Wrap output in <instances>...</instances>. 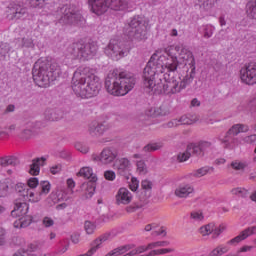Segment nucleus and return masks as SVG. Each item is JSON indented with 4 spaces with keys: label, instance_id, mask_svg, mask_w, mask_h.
Returning <instances> with one entry per match:
<instances>
[{
    "label": "nucleus",
    "instance_id": "obj_1",
    "mask_svg": "<svg viewBox=\"0 0 256 256\" xmlns=\"http://www.w3.org/2000/svg\"><path fill=\"white\" fill-rule=\"evenodd\" d=\"M181 50L180 45L168 46L165 50H157L150 58L143 71V85L148 93L157 94V86L165 85L161 75H171L179 67L177 54Z\"/></svg>",
    "mask_w": 256,
    "mask_h": 256
},
{
    "label": "nucleus",
    "instance_id": "obj_2",
    "mask_svg": "<svg viewBox=\"0 0 256 256\" xmlns=\"http://www.w3.org/2000/svg\"><path fill=\"white\" fill-rule=\"evenodd\" d=\"M72 90L81 99L97 97L101 91V80L95 75V69L87 66L77 68L72 79Z\"/></svg>",
    "mask_w": 256,
    "mask_h": 256
},
{
    "label": "nucleus",
    "instance_id": "obj_3",
    "mask_svg": "<svg viewBox=\"0 0 256 256\" xmlns=\"http://www.w3.org/2000/svg\"><path fill=\"white\" fill-rule=\"evenodd\" d=\"M135 87V77L117 70L108 73L105 89L114 97H125Z\"/></svg>",
    "mask_w": 256,
    "mask_h": 256
},
{
    "label": "nucleus",
    "instance_id": "obj_4",
    "mask_svg": "<svg viewBox=\"0 0 256 256\" xmlns=\"http://www.w3.org/2000/svg\"><path fill=\"white\" fill-rule=\"evenodd\" d=\"M63 71L57 62H49L47 59H39L32 70L33 80L38 87H49L52 81L61 77Z\"/></svg>",
    "mask_w": 256,
    "mask_h": 256
},
{
    "label": "nucleus",
    "instance_id": "obj_5",
    "mask_svg": "<svg viewBox=\"0 0 256 256\" xmlns=\"http://www.w3.org/2000/svg\"><path fill=\"white\" fill-rule=\"evenodd\" d=\"M187 69V74L183 79L180 77L175 78L171 76V74H163L162 77L164 79V84L157 85L156 95H160V93L173 95L175 93H180L182 89L187 87V85H191V83H193V79H195L196 66L187 67Z\"/></svg>",
    "mask_w": 256,
    "mask_h": 256
},
{
    "label": "nucleus",
    "instance_id": "obj_6",
    "mask_svg": "<svg viewBox=\"0 0 256 256\" xmlns=\"http://www.w3.org/2000/svg\"><path fill=\"white\" fill-rule=\"evenodd\" d=\"M88 3L95 15H104L109 9H112V11L127 9V0H88Z\"/></svg>",
    "mask_w": 256,
    "mask_h": 256
},
{
    "label": "nucleus",
    "instance_id": "obj_7",
    "mask_svg": "<svg viewBox=\"0 0 256 256\" xmlns=\"http://www.w3.org/2000/svg\"><path fill=\"white\" fill-rule=\"evenodd\" d=\"M128 37L137 43L147 39V22L141 16H134L128 23Z\"/></svg>",
    "mask_w": 256,
    "mask_h": 256
},
{
    "label": "nucleus",
    "instance_id": "obj_8",
    "mask_svg": "<svg viewBox=\"0 0 256 256\" xmlns=\"http://www.w3.org/2000/svg\"><path fill=\"white\" fill-rule=\"evenodd\" d=\"M104 53L113 61H119L123 59L129 53V47L125 42H121L117 39H111L108 45L104 48Z\"/></svg>",
    "mask_w": 256,
    "mask_h": 256
},
{
    "label": "nucleus",
    "instance_id": "obj_9",
    "mask_svg": "<svg viewBox=\"0 0 256 256\" xmlns=\"http://www.w3.org/2000/svg\"><path fill=\"white\" fill-rule=\"evenodd\" d=\"M71 54L73 57L77 59H93L97 55V51H99V47L95 43H76L71 47Z\"/></svg>",
    "mask_w": 256,
    "mask_h": 256
},
{
    "label": "nucleus",
    "instance_id": "obj_10",
    "mask_svg": "<svg viewBox=\"0 0 256 256\" xmlns=\"http://www.w3.org/2000/svg\"><path fill=\"white\" fill-rule=\"evenodd\" d=\"M60 13L62 16L59 21L62 25H79L83 21V16L75 6L65 5L60 9Z\"/></svg>",
    "mask_w": 256,
    "mask_h": 256
},
{
    "label": "nucleus",
    "instance_id": "obj_11",
    "mask_svg": "<svg viewBox=\"0 0 256 256\" xmlns=\"http://www.w3.org/2000/svg\"><path fill=\"white\" fill-rule=\"evenodd\" d=\"M119 157V151L115 148L107 147L104 148L99 155L93 154L92 161L100 163V165H111L115 162V159Z\"/></svg>",
    "mask_w": 256,
    "mask_h": 256
},
{
    "label": "nucleus",
    "instance_id": "obj_12",
    "mask_svg": "<svg viewBox=\"0 0 256 256\" xmlns=\"http://www.w3.org/2000/svg\"><path fill=\"white\" fill-rule=\"evenodd\" d=\"M240 80L245 85H256V63L251 62L240 69Z\"/></svg>",
    "mask_w": 256,
    "mask_h": 256
},
{
    "label": "nucleus",
    "instance_id": "obj_13",
    "mask_svg": "<svg viewBox=\"0 0 256 256\" xmlns=\"http://www.w3.org/2000/svg\"><path fill=\"white\" fill-rule=\"evenodd\" d=\"M14 189L16 193L24 201H30V203H39V196H35V191L30 190L26 184L18 182L15 184Z\"/></svg>",
    "mask_w": 256,
    "mask_h": 256
},
{
    "label": "nucleus",
    "instance_id": "obj_14",
    "mask_svg": "<svg viewBox=\"0 0 256 256\" xmlns=\"http://www.w3.org/2000/svg\"><path fill=\"white\" fill-rule=\"evenodd\" d=\"M116 205H129L133 201V193L125 187H121L115 195Z\"/></svg>",
    "mask_w": 256,
    "mask_h": 256
},
{
    "label": "nucleus",
    "instance_id": "obj_15",
    "mask_svg": "<svg viewBox=\"0 0 256 256\" xmlns=\"http://www.w3.org/2000/svg\"><path fill=\"white\" fill-rule=\"evenodd\" d=\"M253 235H256V226H250L244 229L238 236L229 240L227 242V245H232L233 247H235L236 245H239L241 241H245V239Z\"/></svg>",
    "mask_w": 256,
    "mask_h": 256
},
{
    "label": "nucleus",
    "instance_id": "obj_16",
    "mask_svg": "<svg viewBox=\"0 0 256 256\" xmlns=\"http://www.w3.org/2000/svg\"><path fill=\"white\" fill-rule=\"evenodd\" d=\"M178 58L180 59V61H182V63H184V65H186V67H196L195 56L193 55V52H191V50L180 46Z\"/></svg>",
    "mask_w": 256,
    "mask_h": 256
},
{
    "label": "nucleus",
    "instance_id": "obj_17",
    "mask_svg": "<svg viewBox=\"0 0 256 256\" xmlns=\"http://www.w3.org/2000/svg\"><path fill=\"white\" fill-rule=\"evenodd\" d=\"M195 193V188L191 184H180L174 192V195L179 199H187Z\"/></svg>",
    "mask_w": 256,
    "mask_h": 256
},
{
    "label": "nucleus",
    "instance_id": "obj_18",
    "mask_svg": "<svg viewBox=\"0 0 256 256\" xmlns=\"http://www.w3.org/2000/svg\"><path fill=\"white\" fill-rule=\"evenodd\" d=\"M221 145H223L224 149H235V147H238L239 138H236L232 134H229V132L226 133L225 137L220 139Z\"/></svg>",
    "mask_w": 256,
    "mask_h": 256
},
{
    "label": "nucleus",
    "instance_id": "obj_19",
    "mask_svg": "<svg viewBox=\"0 0 256 256\" xmlns=\"http://www.w3.org/2000/svg\"><path fill=\"white\" fill-rule=\"evenodd\" d=\"M29 213V204L26 202H16L11 212L12 217H24Z\"/></svg>",
    "mask_w": 256,
    "mask_h": 256
},
{
    "label": "nucleus",
    "instance_id": "obj_20",
    "mask_svg": "<svg viewBox=\"0 0 256 256\" xmlns=\"http://www.w3.org/2000/svg\"><path fill=\"white\" fill-rule=\"evenodd\" d=\"M8 13L10 19H21L27 13V9L21 7L19 4H11Z\"/></svg>",
    "mask_w": 256,
    "mask_h": 256
},
{
    "label": "nucleus",
    "instance_id": "obj_21",
    "mask_svg": "<svg viewBox=\"0 0 256 256\" xmlns=\"http://www.w3.org/2000/svg\"><path fill=\"white\" fill-rule=\"evenodd\" d=\"M81 193L84 199H91L95 195L96 185L95 182H84L81 185Z\"/></svg>",
    "mask_w": 256,
    "mask_h": 256
},
{
    "label": "nucleus",
    "instance_id": "obj_22",
    "mask_svg": "<svg viewBox=\"0 0 256 256\" xmlns=\"http://www.w3.org/2000/svg\"><path fill=\"white\" fill-rule=\"evenodd\" d=\"M77 176L90 179L88 183H97V175L93 173V168L91 167H82L77 173Z\"/></svg>",
    "mask_w": 256,
    "mask_h": 256
},
{
    "label": "nucleus",
    "instance_id": "obj_23",
    "mask_svg": "<svg viewBox=\"0 0 256 256\" xmlns=\"http://www.w3.org/2000/svg\"><path fill=\"white\" fill-rule=\"evenodd\" d=\"M45 161H47V158L45 157L34 159L32 161V164L30 165V170H29L30 175H38L41 171V167L45 165Z\"/></svg>",
    "mask_w": 256,
    "mask_h": 256
},
{
    "label": "nucleus",
    "instance_id": "obj_24",
    "mask_svg": "<svg viewBox=\"0 0 256 256\" xmlns=\"http://www.w3.org/2000/svg\"><path fill=\"white\" fill-rule=\"evenodd\" d=\"M88 131L92 137H101L105 133V125L99 124V122H92L89 125Z\"/></svg>",
    "mask_w": 256,
    "mask_h": 256
},
{
    "label": "nucleus",
    "instance_id": "obj_25",
    "mask_svg": "<svg viewBox=\"0 0 256 256\" xmlns=\"http://www.w3.org/2000/svg\"><path fill=\"white\" fill-rule=\"evenodd\" d=\"M49 191H51V183L49 181H41L39 184V190L34 191V197H38V203L41 201L42 195H49Z\"/></svg>",
    "mask_w": 256,
    "mask_h": 256
},
{
    "label": "nucleus",
    "instance_id": "obj_26",
    "mask_svg": "<svg viewBox=\"0 0 256 256\" xmlns=\"http://www.w3.org/2000/svg\"><path fill=\"white\" fill-rule=\"evenodd\" d=\"M249 131V126L245 124H235L228 131V135H232L233 137H237L239 133H247Z\"/></svg>",
    "mask_w": 256,
    "mask_h": 256
},
{
    "label": "nucleus",
    "instance_id": "obj_27",
    "mask_svg": "<svg viewBox=\"0 0 256 256\" xmlns=\"http://www.w3.org/2000/svg\"><path fill=\"white\" fill-rule=\"evenodd\" d=\"M246 13L249 19L256 21V0H250L246 5Z\"/></svg>",
    "mask_w": 256,
    "mask_h": 256
},
{
    "label": "nucleus",
    "instance_id": "obj_28",
    "mask_svg": "<svg viewBox=\"0 0 256 256\" xmlns=\"http://www.w3.org/2000/svg\"><path fill=\"white\" fill-rule=\"evenodd\" d=\"M18 160L17 158L13 157V156H5L0 158V165L1 167H15V165H17Z\"/></svg>",
    "mask_w": 256,
    "mask_h": 256
},
{
    "label": "nucleus",
    "instance_id": "obj_29",
    "mask_svg": "<svg viewBox=\"0 0 256 256\" xmlns=\"http://www.w3.org/2000/svg\"><path fill=\"white\" fill-rule=\"evenodd\" d=\"M187 149L190 155H196V157H203L200 142L188 145Z\"/></svg>",
    "mask_w": 256,
    "mask_h": 256
},
{
    "label": "nucleus",
    "instance_id": "obj_30",
    "mask_svg": "<svg viewBox=\"0 0 256 256\" xmlns=\"http://www.w3.org/2000/svg\"><path fill=\"white\" fill-rule=\"evenodd\" d=\"M9 187H11V180L0 181V199L9 195Z\"/></svg>",
    "mask_w": 256,
    "mask_h": 256
},
{
    "label": "nucleus",
    "instance_id": "obj_31",
    "mask_svg": "<svg viewBox=\"0 0 256 256\" xmlns=\"http://www.w3.org/2000/svg\"><path fill=\"white\" fill-rule=\"evenodd\" d=\"M201 29L200 33L203 34L204 39H211L213 33H215V28L211 24L203 25Z\"/></svg>",
    "mask_w": 256,
    "mask_h": 256
},
{
    "label": "nucleus",
    "instance_id": "obj_32",
    "mask_svg": "<svg viewBox=\"0 0 256 256\" xmlns=\"http://www.w3.org/2000/svg\"><path fill=\"white\" fill-rule=\"evenodd\" d=\"M225 253H229V246L221 244L210 252V256H222Z\"/></svg>",
    "mask_w": 256,
    "mask_h": 256
},
{
    "label": "nucleus",
    "instance_id": "obj_33",
    "mask_svg": "<svg viewBox=\"0 0 256 256\" xmlns=\"http://www.w3.org/2000/svg\"><path fill=\"white\" fill-rule=\"evenodd\" d=\"M178 121L180 125H193V123H197V121H199V117L184 115L179 118Z\"/></svg>",
    "mask_w": 256,
    "mask_h": 256
},
{
    "label": "nucleus",
    "instance_id": "obj_34",
    "mask_svg": "<svg viewBox=\"0 0 256 256\" xmlns=\"http://www.w3.org/2000/svg\"><path fill=\"white\" fill-rule=\"evenodd\" d=\"M213 167L205 166L202 168H199L198 170H195L192 175L193 177H205L208 173H213Z\"/></svg>",
    "mask_w": 256,
    "mask_h": 256
},
{
    "label": "nucleus",
    "instance_id": "obj_35",
    "mask_svg": "<svg viewBox=\"0 0 256 256\" xmlns=\"http://www.w3.org/2000/svg\"><path fill=\"white\" fill-rule=\"evenodd\" d=\"M162 147L163 143L161 142L149 143L143 148V151L144 153H153V151H159Z\"/></svg>",
    "mask_w": 256,
    "mask_h": 256
},
{
    "label": "nucleus",
    "instance_id": "obj_36",
    "mask_svg": "<svg viewBox=\"0 0 256 256\" xmlns=\"http://www.w3.org/2000/svg\"><path fill=\"white\" fill-rule=\"evenodd\" d=\"M190 219L194 223H201L205 219V215H203V211L201 210H193L190 213Z\"/></svg>",
    "mask_w": 256,
    "mask_h": 256
},
{
    "label": "nucleus",
    "instance_id": "obj_37",
    "mask_svg": "<svg viewBox=\"0 0 256 256\" xmlns=\"http://www.w3.org/2000/svg\"><path fill=\"white\" fill-rule=\"evenodd\" d=\"M171 113V106L168 103L162 104L160 107H157L158 117H165Z\"/></svg>",
    "mask_w": 256,
    "mask_h": 256
},
{
    "label": "nucleus",
    "instance_id": "obj_38",
    "mask_svg": "<svg viewBox=\"0 0 256 256\" xmlns=\"http://www.w3.org/2000/svg\"><path fill=\"white\" fill-rule=\"evenodd\" d=\"M44 119L46 121H57L59 119V116L53 109H46L44 112Z\"/></svg>",
    "mask_w": 256,
    "mask_h": 256
},
{
    "label": "nucleus",
    "instance_id": "obj_39",
    "mask_svg": "<svg viewBox=\"0 0 256 256\" xmlns=\"http://www.w3.org/2000/svg\"><path fill=\"white\" fill-rule=\"evenodd\" d=\"M130 167L131 162H129V159L121 158L119 160L118 171H120V173H123V171H128Z\"/></svg>",
    "mask_w": 256,
    "mask_h": 256
},
{
    "label": "nucleus",
    "instance_id": "obj_40",
    "mask_svg": "<svg viewBox=\"0 0 256 256\" xmlns=\"http://www.w3.org/2000/svg\"><path fill=\"white\" fill-rule=\"evenodd\" d=\"M213 231H215V224L213 223L207 224L200 228V233L203 235V237H206V235H211Z\"/></svg>",
    "mask_w": 256,
    "mask_h": 256
},
{
    "label": "nucleus",
    "instance_id": "obj_41",
    "mask_svg": "<svg viewBox=\"0 0 256 256\" xmlns=\"http://www.w3.org/2000/svg\"><path fill=\"white\" fill-rule=\"evenodd\" d=\"M84 229L87 233V235H93L95 233V230L97 229V225L91 221H86L84 223Z\"/></svg>",
    "mask_w": 256,
    "mask_h": 256
},
{
    "label": "nucleus",
    "instance_id": "obj_42",
    "mask_svg": "<svg viewBox=\"0 0 256 256\" xmlns=\"http://www.w3.org/2000/svg\"><path fill=\"white\" fill-rule=\"evenodd\" d=\"M200 148L202 151V155L204 156L206 153H209L211 149H213V144L209 141H200Z\"/></svg>",
    "mask_w": 256,
    "mask_h": 256
},
{
    "label": "nucleus",
    "instance_id": "obj_43",
    "mask_svg": "<svg viewBox=\"0 0 256 256\" xmlns=\"http://www.w3.org/2000/svg\"><path fill=\"white\" fill-rule=\"evenodd\" d=\"M137 172L139 175H147V164H145V161L140 160L136 163Z\"/></svg>",
    "mask_w": 256,
    "mask_h": 256
},
{
    "label": "nucleus",
    "instance_id": "obj_44",
    "mask_svg": "<svg viewBox=\"0 0 256 256\" xmlns=\"http://www.w3.org/2000/svg\"><path fill=\"white\" fill-rule=\"evenodd\" d=\"M231 193L237 197H247V195H249V191L245 188H234L231 190Z\"/></svg>",
    "mask_w": 256,
    "mask_h": 256
},
{
    "label": "nucleus",
    "instance_id": "obj_45",
    "mask_svg": "<svg viewBox=\"0 0 256 256\" xmlns=\"http://www.w3.org/2000/svg\"><path fill=\"white\" fill-rule=\"evenodd\" d=\"M39 185H40L39 179H37V178H30L27 181L26 187H29L28 189L30 191H35V189H37V187H39Z\"/></svg>",
    "mask_w": 256,
    "mask_h": 256
},
{
    "label": "nucleus",
    "instance_id": "obj_46",
    "mask_svg": "<svg viewBox=\"0 0 256 256\" xmlns=\"http://www.w3.org/2000/svg\"><path fill=\"white\" fill-rule=\"evenodd\" d=\"M149 247H152V251H156L159 247H169V241H157L149 243Z\"/></svg>",
    "mask_w": 256,
    "mask_h": 256
},
{
    "label": "nucleus",
    "instance_id": "obj_47",
    "mask_svg": "<svg viewBox=\"0 0 256 256\" xmlns=\"http://www.w3.org/2000/svg\"><path fill=\"white\" fill-rule=\"evenodd\" d=\"M191 157V153L189 152V149L187 148L185 152L179 153L177 156V159L179 163H183L187 161Z\"/></svg>",
    "mask_w": 256,
    "mask_h": 256
},
{
    "label": "nucleus",
    "instance_id": "obj_48",
    "mask_svg": "<svg viewBox=\"0 0 256 256\" xmlns=\"http://www.w3.org/2000/svg\"><path fill=\"white\" fill-rule=\"evenodd\" d=\"M231 167L236 171H243L247 167V164L245 162L234 161L231 163Z\"/></svg>",
    "mask_w": 256,
    "mask_h": 256
},
{
    "label": "nucleus",
    "instance_id": "obj_49",
    "mask_svg": "<svg viewBox=\"0 0 256 256\" xmlns=\"http://www.w3.org/2000/svg\"><path fill=\"white\" fill-rule=\"evenodd\" d=\"M42 225L49 229V227H53V225H55V220L49 216H46L42 219Z\"/></svg>",
    "mask_w": 256,
    "mask_h": 256
},
{
    "label": "nucleus",
    "instance_id": "obj_50",
    "mask_svg": "<svg viewBox=\"0 0 256 256\" xmlns=\"http://www.w3.org/2000/svg\"><path fill=\"white\" fill-rule=\"evenodd\" d=\"M21 47H26L27 49H33V47H35V44L33 43V39L23 38Z\"/></svg>",
    "mask_w": 256,
    "mask_h": 256
},
{
    "label": "nucleus",
    "instance_id": "obj_51",
    "mask_svg": "<svg viewBox=\"0 0 256 256\" xmlns=\"http://www.w3.org/2000/svg\"><path fill=\"white\" fill-rule=\"evenodd\" d=\"M75 149L79 151L80 153H89V147L87 145H84L83 143L77 142L75 144Z\"/></svg>",
    "mask_w": 256,
    "mask_h": 256
},
{
    "label": "nucleus",
    "instance_id": "obj_52",
    "mask_svg": "<svg viewBox=\"0 0 256 256\" xmlns=\"http://www.w3.org/2000/svg\"><path fill=\"white\" fill-rule=\"evenodd\" d=\"M63 169V166L61 164H54L50 167V173L52 175H59Z\"/></svg>",
    "mask_w": 256,
    "mask_h": 256
},
{
    "label": "nucleus",
    "instance_id": "obj_53",
    "mask_svg": "<svg viewBox=\"0 0 256 256\" xmlns=\"http://www.w3.org/2000/svg\"><path fill=\"white\" fill-rule=\"evenodd\" d=\"M223 231H225V226L215 227V225H214V230L212 231L213 239H217V237H219V235H221V233H223Z\"/></svg>",
    "mask_w": 256,
    "mask_h": 256
},
{
    "label": "nucleus",
    "instance_id": "obj_54",
    "mask_svg": "<svg viewBox=\"0 0 256 256\" xmlns=\"http://www.w3.org/2000/svg\"><path fill=\"white\" fill-rule=\"evenodd\" d=\"M20 221L22 222V226L23 229H25V227H29V225H31V216H20Z\"/></svg>",
    "mask_w": 256,
    "mask_h": 256
},
{
    "label": "nucleus",
    "instance_id": "obj_55",
    "mask_svg": "<svg viewBox=\"0 0 256 256\" xmlns=\"http://www.w3.org/2000/svg\"><path fill=\"white\" fill-rule=\"evenodd\" d=\"M129 188L131 189V191H137V189H139V180H137V178L135 177H132Z\"/></svg>",
    "mask_w": 256,
    "mask_h": 256
},
{
    "label": "nucleus",
    "instance_id": "obj_56",
    "mask_svg": "<svg viewBox=\"0 0 256 256\" xmlns=\"http://www.w3.org/2000/svg\"><path fill=\"white\" fill-rule=\"evenodd\" d=\"M253 251V246L244 245L236 253V255L241 256V253H251Z\"/></svg>",
    "mask_w": 256,
    "mask_h": 256
},
{
    "label": "nucleus",
    "instance_id": "obj_57",
    "mask_svg": "<svg viewBox=\"0 0 256 256\" xmlns=\"http://www.w3.org/2000/svg\"><path fill=\"white\" fill-rule=\"evenodd\" d=\"M141 187L145 191H151V189L153 188V183L149 180H143L141 183Z\"/></svg>",
    "mask_w": 256,
    "mask_h": 256
},
{
    "label": "nucleus",
    "instance_id": "obj_58",
    "mask_svg": "<svg viewBox=\"0 0 256 256\" xmlns=\"http://www.w3.org/2000/svg\"><path fill=\"white\" fill-rule=\"evenodd\" d=\"M153 251V247H149V244L147 246H140L136 250H132L135 252V256H137V253H145V251Z\"/></svg>",
    "mask_w": 256,
    "mask_h": 256
},
{
    "label": "nucleus",
    "instance_id": "obj_59",
    "mask_svg": "<svg viewBox=\"0 0 256 256\" xmlns=\"http://www.w3.org/2000/svg\"><path fill=\"white\" fill-rule=\"evenodd\" d=\"M104 177L107 179V181H115L116 174L113 172V170H107L104 172Z\"/></svg>",
    "mask_w": 256,
    "mask_h": 256
},
{
    "label": "nucleus",
    "instance_id": "obj_60",
    "mask_svg": "<svg viewBox=\"0 0 256 256\" xmlns=\"http://www.w3.org/2000/svg\"><path fill=\"white\" fill-rule=\"evenodd\" d=\"M146 115H148V117H158L157 107L156 106H152V107L148 108L146 110Z\"/></svg>",
    "mask_w": 256,
    "mask_h": 256
},
{
    "label": "nucleus",
    "instance_id": "obj_61",
    "mask_svg": "<svg viewBox=\"0 0 256 256\" xmlns=\"http://www.w3.org/2000/svg\"><path fill=\"white\" fill-rule=\"evenodd\" d=\"M31 7H42L45 0H27Z\"/></svg>",
    "mask_w": 256,
    "mask_h": 256
},
{
    "label": "nucleus",
    "instance_id": "obj_62",
    "mask_svg": "<svg viewBox=\"0 0 256 256\" xmlns=\"http://www.w3.org/2000/svg\"><path fill=\"white\" fill-rule=\"evenodd\" d=\"M66 185H67L71 195H73V189H75V180H73V178L67 179Z\"/></svg>",
    "mask_w": 256,
    "mask_h": 256
},
{
    "label": "nucleus",
    "instance_id": "obj_63",
    "mask_svg": "<svg viewBox=\"0 0 256 256\" xmlns=\"http://www.w3.org/2000/svg\"><path fill=\"white\" fill-rule=\"evenodd\" d=\"M179 125H181L179 122V119H173L166 124V127L173 128V127H179Z\"/></svg>",
    "mask_w": 256,
    "mask_h": 256
},
{
    "label": "nucleus",
    "instance_id": "obj_64",
    "mask_svg": "<svg viewBox=\"0 0 256 256\" xmlns=\"http://www.w3.org/2000/svg\"><path fill=\"white\" fill-rule=\"evenodd\" d=\"M13 256H31V254H29V251L21 249L18 252H16Z\"/></svg>",
    "mask_w": 256,
    "mask_h": 256
}]
</instances>
